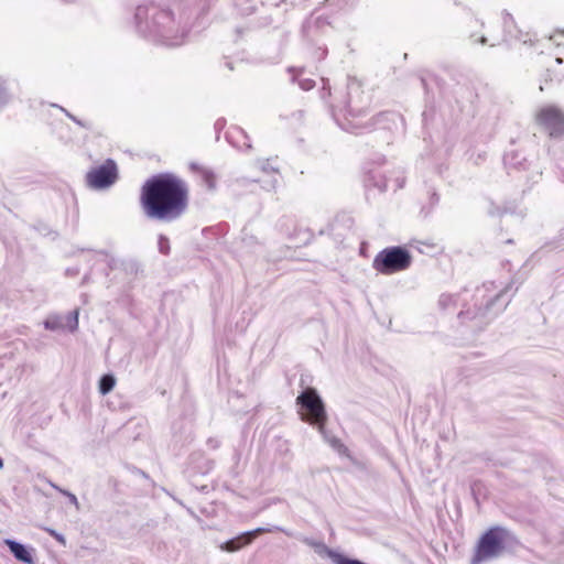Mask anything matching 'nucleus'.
<instances>
[{
  "label": "nucleus",
  "mask_w": 564,
  "mask_h": 564,
  "mask_svg": "<svg viewBox=\"0 0 564 564\" xmlns=\"http://www.w3.org/2000/svg\"><path fill=\"white\" fill-rule=\"evenodd\" d=\"M186 196L183 182L171 175H160L144 184L142 204L149 217L173 219L184 212Z\"/></svg>",
  "instance_id": "f257e3e1"
},
{
  "label": "nucleus",
  "mask_w": 564,
  "mask_h": 564,
  "mask_svg": "<svg viewBox=\"0 0 564 564\" xmlns=\"http://www.w3.org/2000/svg\"><path fill=\"white\" fill-rule=\"evenodd\" d=\"M511 541V534L503 528H492L479 540L471 564H479L500 556Z\"/></svg>",
  "instance_id": "f03ea898"
},
{
  "label": "nucleus",
  "mask_w": 564,
  "mask_h": 564,
  "mask_svg": "<svg viewBox=\"0 0 564 564\" xmlns=\"http://www.w3.org/2000/svg\"><path fill=\"white\" fill-rule=\"evenodd\" d=\"M410 264V253L400 247L384 249L373 260V268L383 274L405 270Z\"/></svg>",
  "instance_id": "7ed1b4c3"
},
{
  "label": "nucleus",
  "mask_w": 564,
  "mask_h": 564,
  "mask_svg": "<svg viewBox=\"0 0 564 564\" xmlns=\"http://www.w3.org/2000/svg\"><path fill=\"white\" fill-rule=\"evenodd\" d=\"M296 401L307 412L306 416H303L302 419L307 420L311 424L317 425L318 432L321 434H325V422L327 416L324 403L316 390L311 388L306 389L297 397Z\"/></svg>",
  "instance_id": "20e7f679"
},
{
  "label": "nucleus",
  "mask_w": 564,
  "mask_h": 564,
  "mask_svg": "<svg viewBox=\"0 0 564 564\" xmlns=\"http://www.w3.org/2000/svg\"><path fill=\"white\" fill-rule=\"evenodd\" d=\"M535 121L550 137L564 133V115L555 106L540 108L535 113Z\"/></svg>",
  "instance_id": "39448f33"
},
{
  "label": "nucleus",
  "mask_w": 564,
  "mask_h": 564,
  "mask_svg": "<svg viewBox=\"0 0 564 564\" xmlns=\"http://www.w3.org/2000/svg\"><path fill=\"white\" fill-rule=\"evenodd\" d=\"M117 165L113 161L108 160L102 165L93 169L87 174V182L90 187L96 189L107 188L117 180Z\"/></svg>",
  "instance_id": "423d86ee"
},
{
  "label": "nucleus",
  "mask_w": 564,
  "mask_h": 564,
  "mask_svg": "<svg viewBox=\"0 0 564 564\" xmlns=\"http://www.w3.org/2000/svg\"><path fill=\"white\" fill-rule=\"evenodd\" d=\"M274 529L284 532L288 535H291V533H289L288 531L281 529L279 527H274ZM272 531H273V528H257L252 531L246 532V533L237 536L236 539H232L230 541L223 543L220 545V549L226 552H236L241 546L250 544L252 542V540L254 538H257L258 535H260L262 533H269Z\"/></svg>",
  "instance_id": "0eeeda50"
},
{
  "label": "nucleus",
  "mask_w": 564,
  "mask_h": 564,
  "mask_svg": "<svg viewBox=\"0 0 564 564\" xmlns=\"http://www.w3.org/2000/svg\"><path fill=\"white\" fill-rule=\"evenodd\" d=\"M304 543L313 547L315 553L322 557H328L334 564H357L358 560L346 557L345 555L330 550L325 543L311 539H305Z\"/></svg>",
  "instance_id": "6e6552de"
},
{
  "label": "nucleus",
  "mask_w": 564,
  "mask_h": 564,
  "mask_svg": "<svg viewBox=\"0 0 564 564\" xmlns=\"http://www.w3.org/2000/svg\"><path fill=\"white\" fill-rule=\"evenodd\" d=\"M4 544L10 549L11 553L18 561H21L26 564H34V549H29L23 544L10 539L4 540Z\"/></svg>",
  "instance_id": "1a4fd4ad"
},
{
  "label": "nucleus",
  "mask_w": 564,
  "mask_h": 564,
  "mask_svg": "<svg viewBox=\"0 0 564 564\" xmlns=\"http://www.w3.org/2000/svg\"><path fill=\"white\" fill-rule=\"evenodd\" d=\"M116 384V379L111 375H105L99 381V392L105 395L109 393Z\"/></svg>",
  "instance_id": "9d476101"
},
{
  "label": "nucleus",
  "mask_w": 564,
  "mask_h": 564,
  "mask_svg": "<svg viewBox=\"0 0 564 564\" xmlns=\"http://www.w3.org/2000/svg\"><path fill=\"white\" fill-rule=\"evenodd\" d=\"M44 326L50 330H58L66 327L64 323V317L61 316H50L45 322Z\"/></svg>",
  "instance_id": "9b49d317"
},
{
  "label": "nucleus",
  "mask_w": 564,
  "mask_h": 564,
  "mask_svg": "<svg viewBox=\"0 0 564 564\" xmlns=\"http://www.w3.org/2000/svg\"><path fill=\"white\" fill-rule=\"evenodd\" d=\"M322 436L334 449L338 451L339 453H341L345 449V446L343 445L340 440L329 435L326 430L325 434H322Z\"/></svg>",
  "instance_id": "f8f14e48"
},
{
  "label": "nucleus",
  "mask_w": 564,
  "mask_h": 564,
  "mask_svg": "<svg viewBox=\"0 0 564 564\" xmlns=\"http://www.w3.org/2000/svg\"><path fill=\"white\" fill-rule=\"evenodd\" d=\"M64 323L69 330L74 332L78 327V313L77 311L64 317Z\"/></svg>",
  "instance_id": "ddd939ff"
},
{
  "label": "nucleus",
  "mask_w": 564,
  "mask_h": 564,
  "mask_svg": "<svg viewBox=\"0 0 564 564\" xmlns=\"http://www.w3.org/2000/svg\"><path fill=\"white\" fill-rule=\"evenodd\" d=\"M51 485H52V487H53V488H55V489H56V490H58L61 494H63L64 496H66V497L69 499V502H70V503H72V505H73L77 510H79L80 506H79V502H78L77 497H76L74 494H72V492H69V491H67V490H65V489H62V488H59L58 486H56V485H54V484H51Z\"/></svg>",
  "instance_id": "4468645a"
},
{
  "label": "nucleus",
  "mask_w": 564,
  "mask_h": 564,
  "mask_svg": "<svg viewBox=\"0 0 564 564\" xmlns=\"http://www.w3.org/2000/svg\"><path fill=\"white\" fill-rule=\"evenodd\" d=\"M44 530L62 545H66V539L64 535H62L61 533L56 532L54 529L51 528H45Z\"/></svg>",
  "instance_id": "2eb2a0df"
},
{
  "label": "nucleus",
  "mask_w": 564,
  "mask_h": 564,
  "mask_svg": "<svg viewBox=\"0 0 564 564\" xmlns=\"http://www.w3.org/2000/svg\"><path fill=\"white\" fill-rule=\"evenodd\" d=\"M159 249L162 253H167L169 252V240L161 236L160 239H159Z\"/></svg>",
  "instance_id": "dca6fc26"
},
{
  "label": "nucleus",
  "mask_w": 564,
  "mask_h": 564,
  "mask_svg": "<svg viewBox=\"0 0 564 564\" xmlns=\"http://www.w3.org/2000/svg\"><path fill=\"white\" fill-rule=\"evenodd\" d=\"M302 87H303L304 89H310V88H312V87H313V84H312V82H311V80H307V82H305V84H302Z\"/></svg>",
  "instance_id": "f3484780"
},
{
  "label": "nucleus",
  "mask_w": 564,
  "mask_h": 564,
  "mask_svg": "<svg viewBox=\"0 0 564 564\" xmlns=\"http://www.w3.org/2000/svg\"><path fill=\"white\" fill-rule=\"evenodd\" d=\"M480 43H481V44H485V43H486V37H481V39H480Z\"/></svg>",
  "instance_id": "a211bd4d"
},
{
  "label": "nucleus",
  "mask_w": 564,
  "mask_h": 564,
  "mask_svg": "<svg viewBox=\"0 0 564 564\" xmlns=\"http://www.w3.org/2000/svg\"><path fill=\"white\" fill-rule=\"evenodd\" d=\"M2 467H3V460H2V458H0V469H2Z\"/></svg>",
  "instance_id": "6ab92c4d"
}]
</instances>
